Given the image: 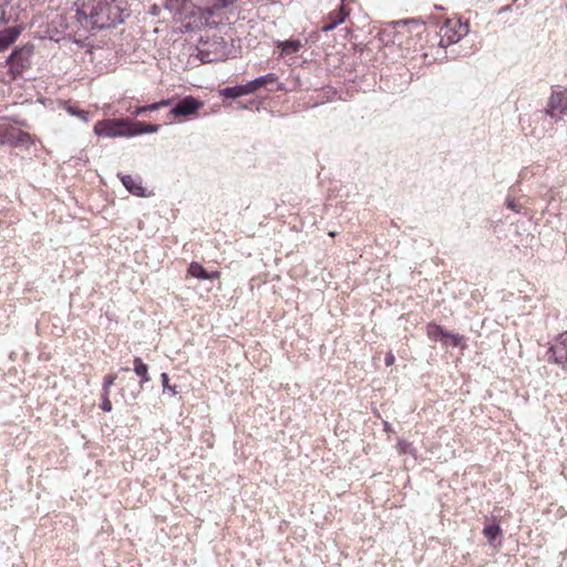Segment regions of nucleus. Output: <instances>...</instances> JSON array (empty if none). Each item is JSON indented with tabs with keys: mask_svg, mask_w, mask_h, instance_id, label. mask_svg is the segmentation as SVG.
Returning <instances> with one entry per match:
<instances>
[{
	"mask_svg": "<svg viewBox=\"0 0 567 567\" xmlns=\"http://www.w3.org/2000/svg\"><path fill=\"white\" fill-rule=\"evenodd\" d=\"M12 19V14H8L7 6L0 7V21L2 23H8Z\"/></svg>",
	"mask_w": 567,
	"mask_h": 567,
	"instance_id": "obj_29",
	"label": "nucleus"
},
{
	"mask_svg": "<svg viewBox=\"0 0 567 567\" xmlns=\"http://www.w3.org/2000/svg\"><path fill=\"white\" fill-rule=\"evenodd\" d=\"M123 4V0H78L76 22L87 32L113 28L124 21Z\"/></svg>",
	"mask_w": 567,
	"mask_h": 567,
	"instance_id": "obj_1",
	"label": "nucleus"
},
{
	"mask_svg": "<svg viewBox=\"0 0 567 567\" xmlns=\"http://www.w3.org/2000/svg\"><path fill=\"white\" fill-rule=\"evenodd\" d=\"M502 533L501 526L497 523H491L486 524L483 534L488 539V542L492 544L497 536H499Z\"/></svg>",
	"mask_w": 567,
	"mask_h": 567,
	"instance_id": "obj_20",
	"label": "nucleus"
},
{
	"mask_svg": "<svg viewBox=\"0 0 567 567\" xmlns=\"http://www.w3.org/2000/svg\"><path fill=\"white\" fill-rule=\"evenodd\" d=\"M94 133L102 137H133V121L128 118H107L95 123Z\"/></svg>",
	"mask_w": 567,
	"mask_h": 567,
	"instance_id": "obj_3",
	"label": "nucleus"
},
{
	"mask_svg": "<svg viewBox=\"0 0 567 567\" xmlns=\"http://www.w3.org/2000/svg\"><path fill=\"white\" fill-rule=\"evenodd\" d=\"M219 95L225 99L235 100L237 97L246 95V93L244 90V85L239 84V85H235V86H226L224 89H220Z\"/></svg>",
	"mask_w": 567,
	"mask_h": 567,
	"instance_id": "obj_16",
	"label": "nucleus"
},
{
	"mask_svg": "<svg viewBox=\"0 0 567 567\" xmlns=\"http://www.w3.org/2000/svg\"><path fill=\"white\" fill-rule=\"evenodd\" d=\"M22 25L16 24L0 30V52L8 49L21 34Z\"/></svg>",
	"mask_w": 567,
	"mask_h": 567,
	"instance_id": "obj_9",
	"label": "nucleus"
},
{
	"mask_svg": "<svg viewBox=\"0 0 567 567\" xmlns=\"http://www.w3.org/2000/svg\"><path fill=\"white\" fill-rule=\"evenodd\" d=\"M238 0H204L200 11V23L207 27H217L227 20V10Z\"/></svg>",
	"mask_w": 567,
	"mask_h": 567,
	"instance_id": "obj_2",
	"label": "nucleus"
},
{
	"mask_svg": "<svg viewBox=\"0 0 567 567\" xmlns=\"http://www.w3.org/2000/svg\"><path fill=\"white\" fill-rule=\"evenodd\" d=\"M344 0H341L338 10L330 12L327 17V22L321 27L322 32H329L336 29L339 24L343 23L348 17V11L344 9Z\"/></svg>",
	"mask_w": 567,
	"mask_h": 567,
	"instance_id": "obj_8",
	"label": "nucleus"
},
{
	"mask_svg": "<svg viewBox=\"0 0 567 567\" xmlns=\"http://www.w3.org/2000/svg\"><path fill=\"white\" fill-rule=\"evenodd\" d=\"M468 32L467 25L460 24V30L449 34V31L441 38L440 45L446 48L458 42Z\"/></svg>",
	"mask_w": 567,
	"mask_h": 567,
	"instance_id": "obj_14",
	"label": "nucleus"
},
{
	"mask_svg": "<svg viewBox=\"0 0 567 567\" xmlns=\"http://www.w3.org/2000/svg\"><path fill=\"white\" fill-rule=\"evenodd\" d=\"M142 389L140 388L136 392L131 393L132 400H136L141 393Z\"/></svg>",
	"mask_w": 567,
	"mask_h": 567,
	"instance_id": "obj_34",
	"label": "nucleus"
},
{
	"mask_svg": "<svg viewBox=\"0 0 567 567\" xmlns=\"http://www.w3.org/2000/svg\"><path fill=\"white\" fill-rule=\"evenodd\" d=\"M505 205L508 209H512L516 213H520L523 208V206L518 205L513 198H507Z\"/></svg>",
	"mask_w": 567,
	"mask_h": 567,
	"instance_id": "obj_28",
	"label": "nucleus"
},
{
	"mask_svg": "<svg viewBox=\"0 0 567 567\" xmlns=\"http://www.w3.org/2000/svg\"><path fill=\"white\" fill-rule=\"evenodd\" d=\"M117 375L115 373H110L104 377V381H103V392L105 394H110V389L111 386L114 384L115 380H116Z\"/></svg>",
	"mask_w": 567,
	"mask_h": 567,
	"instance_id": "obj_24",
	"label": "nucleus"
},
{
	"mask_svg": "<svg viewBox=\"0 0 567 567\" xmlns=\"http://www.w3.org/2000/svg\"><path fill=\"white\" fill-rule=\"evenodd\" d=\"M278 80V76L275 73H268L266 75H261L259 78H256L258 87H264L267 84H272Z\"/></svg>",
	"mask_w": 567,
	"mask_h": 567,
	"instance_id": "obj_22",
	"label": "nucleus"
},
{
	"mask_svg": "<svg viewBox=\"0 0 567 567\" xmlns=\"http://www.w3.org/2000/svg\"><path fill=\"white\" fill-rule=\"evenodd\" d=\"M134 126V136L141 135V134H152L157 133L161 128V125L158 124H147L143 122H133Z\"/></svg>",
	"mask_w": 567,
	"mask_h": 567,
	"instance_id": "obj_18",
	"label": "nucleus"
},
{
	"mask_svg": "<svg viewBox=\"0 0 567 567\" xmlns=\"http://www.w3.org/2000/svg\"><path fill=\"white\" fill-rule=\"evenodd\" d=\"M144 106L146 107V112L147 111H157V110H159V106H158L157 102L148 104V105H144Z\"/></svg>",
	"mask_w": 567,
	"mask_h": 567,
	"instance_id": "obj_32",
	"label": "nucleus"
},
{
	"mask_svg": "<svg viewBox=\"0 0 567 567\" xmlns=\"http://www.w3.org/2000/svg\"><path fill=\"white\" fill-rule=\"evenodd\" d=\"M157 103H158L159 109H162V107H166V106L171 105L172 104V100H169V99L162 100V101H159Z\"/></svg>",
	"mask_w": 567,
	"mask_h": 567,
	"instance_id": "obj_33",
	"label": "nucleus"
},
{
	"mask_svg": "<svg viewBox=\"0 0 567 567\" xmlns=\"http://www.w3.org/2000/svg\"><path fill=\"white\" fill-rule=\"evenodd\" d=\"M33 54V45L25 44L20 48H16L11 54L7 58L6 63L14 78L21 76L23 71L30 66V59Z\"/></svg>",
	"mask_w": 567,
	"mask_h": 567,
	"instance_id": "obj_4",
	"label": "nucleus"
},
{
	"mask_svg": "<svg viewBox=\"0 0 567 567\" xmlns=\"http://www.w3.org/2000/svg\"><path fill=\"white\" fill-rule=\"evenodd\" d=\"M165 8L172 13L179 12V0H166Z\"/></svg>",
	"mask_w": 567,
	"mask_h": 567,
	"instance_id": "obj_26",
	"label": "nucleus"
},
{
	"mask_svg": "<svg viewBox=\"0 0 567 567\" xmlns=\"http://www.w3.org/2000/svg\"><path fill=\"white\" fill-rule=\"evenodd\" d=\"M202 106L203 103L200 101L192 95H188L175 103V105L171 109L167 117L169 121L176 117H188L196 114Z\"/></svg>",
	"mask_w": 567,
	"mask_h": 567,
	"instance_id": "obj_5",
	"label": "nucleus"
},
{
	"mask_svg": "<svg viewBox=\"0 0 567 567\" xmlns=\"http://www.w3.org/2000/svg\"><path fill=\"white\" fill-rule=\"evenodd\" d=\"M64 109L70 115L79 117L84 123L89 122L90 120V113L79 109L76 105L66 103Z\"/></svg>",
	"mask_w": 567,
	"mask_h": 567,
	"instance_id": "obj_19",
	"label": "nucleus"
},
{
	"mask_svg": "<svg viewBox=\"0 0 567 567\" xmlns=\"http://www.w3.org/2000/svg\"><path fill=\"white\" fill-rule=\"evenodd\" d=\"M123 186L133 195L144 196V187L141 185V182L135 179L131 175H121L120 176Z\"/></svg>",
	"mask_w": 567,
	"mask_h": 567,
	"instance_id": "obj_12",
	"label": "nucleus"
},
{
	"mask_svg": "<svg viewBox=\"0 0 567 567\" xmlns=\"http://www.w3.org/2000/svg\"><path fill=\"white\" fill-rule=\"evenodd\" d=\"M508 7L503 8L501 11H507Z\"/></svg>",
	"mask_w": 567,
	"mask_h": 567,
	"instance_id": "obj_35",
	"label": "nucleus"
},
{
	"mask_svg": "<svg viewBox=\"0 0 567 567\" xmlns=\"http://www.w3.org/2000/svg\"><path fill=\"white\" fill-rule=\"evenodd\" d=\"M444 344H451L452 347H455V348H463L465 347V339L463 336L458 334V333H451L447 331V336H445V341H444Z\"/></svg>",
	"mask_w": 567,
	"mask_h": 567,
	"instance_id": "obj_21",
	"label": "nucleus"
},
{
	"mask_svg": "<svg viewBox=\"0 0 567 567\" xmlns=\"http://www.w3.org/2000/svg\"><path fill=\"white\" fill-rule=\"evenodd\" d=\"M101 409L104 411V412H111L112 411V402L110 400V394H105L103 392L102 394V403H101Z\"/></svg>",
	"mask_w": 567,
	"mask_h": 567,
	"instance_id": "obj_25",
	"label": "nucleus"
},
{
	"mask_svg": "<svg viewBox=\"0 0 567 567\" xmlns=\"http://www.w3.org/2000/svg\"><path fill=\"white\" fill-rule=\"evenodd\" d=\"M162 385H163V392L169 391L172 395H176V386L169 384V378L168 374L163 372L161 374Z\"/></svg>",
	"mask_w": 567,
	"mask_h": 567,
	"instance_id": "obj_23",
	"label": "nucleus"
},
{
	"mask_svg": "<svg viewBox=\"0 0 567 567\" xmlns=\"http://www.w3.org/2000/svg\"><path fill=\"white\" fill-rule=\"evenodd\" d=\"M426 334L433 341H441L444 343L445 336H447V331L444 330L441 326L435 323H430L426 327Z\"/></svg>",
	"mask_w": 567,
	"mask_h": 567,
	"instance_id": "obj_15",
	"label": "nucleus"
},
{
	"mask_svg": "<svg viewBox=\"0 0 567 567\" xmlns=\"http://www.w3.org/2000/svg\"><path fill=\"white\" fill-rule=\"evenodd\" d=\"M188 274L200 280H212L219 277L218 271L208 272L200 264L193 261L189 264Z\"/></svg>",
	"mask_w": 567,
	"mask_h": 567,
	"instance_id": "obj_11",
	"label": "nucleus"
},
{
	"mask_svg": "<svg viewBox=\"0 0 567 567\" xmlns=\"http://www.w3.org/2000/svg\"><path fill=\"white\" fill-rule=\"evenodd\" d=\"M301 42L299 40H287V41H278L277 48L281 49L284 54H293L297 53L301 49Z\"/></svg>",
	"mask_w": 567,
	"mask_h": 567,
	"instance_id": "obj_17",
	"label": "nucleus"
},
{
	"mask_svg": "<svg viewBox=\"0 0 567 567\" xmlns=\"http://www.w3.org/2000/svg\"><path fill=\"white\" fill-rule=\"evenodd\" d=\"M395 362V357L392 352H388L385 355V365L391 367Z\"/></svg>",
	"mask_w": 567,
	"mask_h": 567,
	"instance_id": "obj_31",
	"label": "nucleus"
},
{
	"mask_svg": "<svg viewBox=\"0 0 567 567\" xmlns=\"http://www.w3.org/2000/svg\"><path fill=\"white\" fill-rule=\"evenodd\" d=\"M545 113L556 120L561 115H567V90L551 92Z\"/></svg>",
	"mask_w": 567,
	"mask_h": 567,
	"instance_id": "obj_6",
	"label": "nucleus"
},
{
	"mask_svg": "<svg viewBox=\"0 0 567 567\" xmlns=\"http://www.w3.org/2000/svg\"><path fill=\"white\" fill-rule=\"evenodd\" d=\"M127 111L133 115V116H138V115H143L145 112H146V107L145 106H137L135 109H127Z\"/></svg>",
	"mask_w": 567,
	"mask_h": 567,
	"instance_id": "obj_30",
	"label": "nucleus"
},
{
	"mask_svg": "<svg viewBox=\"0 0 567 567\" xmlns=\"http://www.w3.org/2000/svg\"><path fill=\"white\" fill-rule=\"evenodd\" d=\"M3 143H8L12 146L23 145L30 142L31 136L29 133L21 130H12L3 134Z\"/></svg>",
	"mask_w": 567,
	"mask_h": 567,
	"instance_id": "obj_10",
	"label": "nucleus"
},
{
	"mask_svg": "<svg viewBox=\"0 0 567 567\" xmlns=\"http://www.w3.org/2000/svg\"><path fill=\"white\" fill-rule=\"evenodd\" d=\"M256 83H257V81L255 79L252 81H249L246 84H243L246 95L255 93L257 90H259V87H258V85Z\"/></svg>",
	"mask_w": 567,
	"mask_h": 567,
	"instance_id": "obj_27",
	"label": "nucleus"
},
{
	"mask_svg": "<svg viewBox=\"0 0 567 567\" xmlns=\"http://www.w3.org/2000/svg\"><path fill=\"white\" fill-rule=\"evenodd\" d=\"M548 360L561 365L567 371V333H561L550 346Z\"/></svg>",
	"mask_w": 567,
	"mask_h": 567,
	"instance_id": "obj_7",
	"label": "nucleus"
},
{
	"mask_svg": "<svg viewBox=\"0 0 567 567\" xmlns=\"http://www.w3.org/2000/svg\"><path fill=\"white\" fill-rule=\"evenodd\" d=\"M134 372L137 377H140V388L143 389L144 384L151 380L148 374V367L140 357H135L133 360Z\"/></svg>",
	"mask_w": 567,
	"mask_h": 567,
	"instance_id": "obj_13",
	"label": "nucleus"
}]
</instances>
